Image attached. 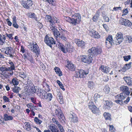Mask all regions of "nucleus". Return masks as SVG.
<instances>
[{"instance_id": "f257e3e1", "label": "nucleus", "mask_w": 132, "mask_h": 132, "mask_svg": "<svg viewBox=\"0 0 132 132\" xmlns=\"http://www.w3.org/2000/svg\"><path fill=\"white\" fill-rule=\"evenodd\" d=\"M46 21L47 22L46 25L48 28L52 32L56 39L60 36V33L55 28V24L60 22L59 19L55 16H51L50 15H47L45 18Z\"/></svg>"}, {"instance_id": "f03ea898", "label": "nucleus", "mask_w": 132, "mask_h": 132, "mask_svg": "<svg viewBox=\"0 0 132 132\" xmlns=\"http://www.w3.org/2000/svg\"><path fill=\"white\" fill-rule=\"evenodd\" d=\"M69 15H71V18L69 16H65L64 19L65 20L71 24L73 26H75L79 23L81 20L80 15L78 13H75L71 9L67 11Z\"/></svg>"}, {"instance_id": "7ed1b4c3", "label": "nucleus", "mask_w": 132, "mask_h": 132, "mask_svg": "<svg viewBox=\"0 0 132 132\" xmlns=\"http://www.w3.org/2000/svg\"><path fill=\"white\" fill-rule=\"evenodd\" d=\"M119 90L123 93L115 96V99H117L115 101V102L117 103H119L125 98L126 97L125 94L128 95L130 93L129 87L125 85L121 86L119 88Z\"/></svg>"}, {"instance_id": "20e7f679", "label": "nucleus", "mask_w": 132, "mask_h": 132, "mask_svg": "<svg viewBox=\"0 0 132 132\" xmlns=\"http://www.w3.org/2000/svg\"><path fill=\"white\" fill-rule=\"evenodd\" d=\"M8 63L10 65L7 64V67L4 65L0 67V71L9 76L13 75V71L15 70V66L14 63L11 60H10Z\"/></svg>"}, {"instance_id": "39448f33", "label": "nucleus", "mask_w": 132, "mask_h": 132, "mask_svg": "<svg viewBox=\"0 0 132 132\" xmlns=\"http://www.w3.org/2000/svg\"><path fill=\"white\" fill-rule=\"evenodd\" d=\"M57 45L60 46L61 50L64 53H66L67 52L71 53L72 51L73 47L68 42L65 44V46L59 42L57 44Z\"/></svg>"}, {"instance_id": "423d86ee", "label": "nucleus", "mask_w": 132, "mask_h": 132, "mask_svg": "<svg viewBox=\"0 0 132 132\" xmlns=\"http://www.w3.org/2000/svg\"><path fill=\"white\" fill-rule=\"evenodd\" d=\"M123 39L121 38H116L115 37L114 39V40L113 41L112 36L111 35L108 36L106 39V43L107 45V44H110L111 45H112L114 44L118 45L120 44L123 41Z\"/></svg>"}, {"instance_id": "0eeeda50", "label": "nucleus", "mask_w": 132, "mask_h": 132, "mask_svg": "<svg viewBox=\"0 0 132 132\" xmlns=\"http://www.w3.org/2000/svg\"><path fill=\"white\" fill-rule=\"evenodd\" d=\"M78 60L81 61L85 63L89 64L92 62V57L90 55L79 56L77 58Z\"/></svg>"}, {"instance_id": "6e6552de", "label": "nucleus", "mask_w": 132, "mask_h": 132, "mask_svg": "<svg viewBox=\"0 0 132 132\" xmlns=\"http://www.w3.org/2000/svg\"><path fill=\"white\" fill-rule=\"evenodd\" d=\"M102 51L100 49H98L95 47H93L88 51V54L92 57L97 56L101 53Z\"/></svg>"}, {"instance_id": "1a4fd4ad", "label": "nucleus", "mask_w": 132, "mask_h": 132, "mask_svg": "<svg viewBox=\"0 0 132 132\" xmlns=\"http://www.w3.org/2000/svg\"><path fill=\"white\" fill-rule=\"evenodd\" d=\"M28 48L30 50L32 51L34 53L36 54H39L40 50L39 47L36 43H32L30 44V45L28 46Z\"/></svg>"}, {"instance_id": "9d476101", "label": "nucleus", "mask_w": 132, "mask_h": 132, "mask_svg": "<svg viewBox=\"0 0 132 132\" xmlns=\"http://www.w3.org/2000/svg\"><path fill=\"white\" fill-rule=\"evenodd\" d=\"M5 50V53L7 55L8 57L13 58L14 55V51L13 48L11 47H7L4 48Z\"/></svg>"}, {"instance_id": "9b49d317", "label": "nucleus", "mask_w": 132, "mask_h": 132, "mask_svg": "<svg viewBox=\"0 0 132 132\" xmlns=\"http://www.w3.org/2000/svg\"><path fill=\"white\" fill-rule=\"evenodd\" d=\"M44 42L48 45L52 47V44H55L56 42L54 40V39L52 37H49L47 35L45 38Z\"/></svg>"}, {"instance_id": "f8f14e48", "label": "nucleus", "mask_w": 132, "mask_h": 132, "mask_svg": "<svg viewBox=\"0 0 132 132\" xmlns=\"http://www.w3.org/2000/svg\"><path fill=\"white\" fill-rule=\"evenodd\" d=\"M89 72L88 70H86V71H84L83 70H78L76 72L77 77L80 78L85 77L86 75L88 74Z\"/></svg>"}, {"instance_id": "ddd939ff", "label": "nucleus", "mask_w": 132, "mask_h": 132, "mask_svg": "<svg viewBox=\"0 0 132 132\" xmlns=\"http://www.w3.org/2000/svg\"><path fill=\"white\" fill-rule=\"evenodd\" d=\"M32 90L34 93H36L37 95L40 97L42 96L43 94L45 93V91L43 89L37 87H34V89Z\"/></svg>"}, {"instance_id": "4468645a", "label": "nucleus", "mask_w": 132, "mask_h": 132, "mask_svg": "<svg viewBox=\"0 0 132 132\" xmlns=\"http://www.w3.org/2000/svg\"><path fill=\"white\" fill-rule=\"evenodd\" d=\"M119 23L120 24L126 27H131L132 24L131 22L129 20L122 18H121L120 19Z\"/></svg>"}, {"instance_id": "2eb2a0df", "label": "nucleus", "mask_w": 132, "mask_h": 132, "mask_svg": "<svg viewBox=\"0 0 132 132\" xmlns=\"http://www.w3.org/2000/svg\"><path fill=\"white\" fill-rule=\"evenodd\" d=\"M88 106L89 108L94 113L96 114L99 113L100 111L99 109L97 108L96 106L94 105L93 103H89Z\"/></svg>"}, {"instance_id": "dca6fc26", "label": "nucleus", "mask_w": 132, "mask_h": 132, "mask_svg": "<svg viewBox=\"0 0 132 132\" xmlns=\"http://www.w3.org/2000/svg\"><path fill=\"white\" fill-rule=\"evenodd\" d=\"M22 2H21L22 5L26 9H29L30 7L33 4L32 1L31 0H27L25 2H23L22 0H20Z\"/></svg>"}, {"instance_id": "f3484780", "label": "nucleus", "mask_w": 132, "mask_h": 132, "mask_svg": "<svg viewBox=\"0 0 132 132\" xmlns=\"http://www.w3.org/2000/svg\"><path fill=\"white\" fill-rule=\"evenodd\" d=\"M89 35L92 37L94 38L98 39L100 38V35L95 31L92 30L89 31Z\"/></svg>"}, {"instance_id": "a211bd4d", "label": "nucleus", "mask_w": 132, "mask_h": 132, "mask_svg": "<svg viewBox=\"0 0 132 132\" xmlns=\"http://www.w3.org/2000/svg\"><path fill=\"white\" fill-rule=\"evenodd\" d=\"M69 115L70 119V121L74 123L77 122L78 120V119L76 114L72 113Z\"/></svg>"}, {"instance_id": "6ab92c4d", "label": "nucleus", "mask_w": 132, "mask_h": 132, "mask_svg": "<svg viewBox=\"0 0 132 132\" xmlns=\"http://www.w3.org/2000/svg\"><path fill=\"white\" fill-rule=\"evenodd\" d=\"M100 69L104 73H108L111 71V69L106 66L102 65L101 66Z\"/></svg>"}, {"instance_id": "aec40b11", "label": "nucleus", "mask_w": 132, "mask_h": 132, "mask_svg": "<svg viewBox=\"0 0 132 132\" xmlns=\"http://www.w3.org/2000/svg\"><path fill=\"white\" fill-rule=\"evenodd\" d=\"M76 43L78 46L80 47L81 48H84L85 47L86 44L85 42L82 40L77 39L76 40Z\"/></svg>"}, {"instance_id": "412c9836", "label": "nucleus", "mask_w": 132, "mask_h": 132, "mask_svg": "<svg viewBox=\"0 0 132 132\" xmlns=\"http://www.w3.org/2000/svg\"><path fill=\"white\" fill-rule=\"evenodd\" d=\"M55 113L60 119H62L63 120L64 118V115L61 110L59 109H56L55 110Z\"/></svg>"}, {"instance_id": "4be33fe9", "label": "nucleus", "mask_w": 132, "mask_h": 132, "mask_svg": "<svg viewBox=\"0 0 132 132\" xmlns=\"http://www.w3.org/2000/svg\"><path fill=\"white\" fill-rule=\"evenodd\" d=\"M113 103L111 101H106L103 105V108L105 109H109L112 106Z\"/></svg>"}, {"instance_id": "5701e85b", "label": "nucleus", "mask_w": 132, "mask_h": 132, "mask_svg": "<svg viewBox=\"0 0 132 132\" xmlns=\"http://www.w3.org/2000/svg\"><path fill=\"white\" fill-rule=\"evenodd\" d=\"M123 79L128 85L129 86L132 85V78L126 76L124 77Z\"/></svg>"}, {"instance_id": "b1692460", "label": "nucleus", "mask_w": 132, "mask_h": 132, "mask_svg": "<svg viewBox=\"0 0 132 132\" xmlns=\"http://www.w3.org/2000/svg\"><path fill=\"white\" fill-rule=\"evenodd\" d=\"M68 68L70 70L73 71L75 69V66L72 64L70 61H68L67 62V66Z\"/></svg>"}, {"instance_id": "393cba45", "label": "nucleus", "mask_w": 132, "mask_h": 132, "mask_svg": "<svg viewBox=\"0 0 132 132\" xmlns=\"http://www.w3.org/2000/svg\"><path fill=\"white\" fill-rule=\"evenodd\" d=\"M131 62L126 64L121 69V71L123 72H125L127 70L131 68Z\"/></svg>"}, {"instance_id": "a878e982", "label": "nucleus", "mask_w": 132, "mask_h": 132, "mask_svg": "<svg viewBox=\"0 0 132 132\" xmlns=\"http://www.w3.org/2000/svg\"><path fill=\"white\" fill-rule=\"evenodd\" d=\"M4 119L5 121L12 120L13 117L11 116H9L7 114H5L4 115Z\"/></svg>"}, {"instance_id": "bb28decb", "label": "nucleus", "mask_w": 132, "mask_h": 132, "mask_svg": "<svg viewBox=\"0 0 132 132\" xmlns=\"http://www.w3.org/2000/svg\"><path fill=\"white\" fill-rule=\"evenodd\" d=\"M57 96L58 97V101L61 104H63L64 103L63 100L62 94L61 93H59L57 94Z\"/></svg>"}, {"instance_id": "cd10ccee", "label": "nucleus", "mask_w": 132, "mask_h": 132, "mask_svg": "<svg viewBox=\"0 0 132 132\" xmlns=\"http://www.w3.org/2000/svg\"><path fill=\"white\" fill-rule=\"evenodd\" d=\"M24 59H27L32 62L33 61V58L32 55L30 53H28L27 55H24Z\"/></svg>"}, {"instance_id": "c85d7f7f", "label": "nucleus", "mask_w": 132, "mask_h": 132, "mask_svg": "<svg viewBox=\"0 0 132 132\" xmlns=\"http://www.w3.org/2000/svg\"><path fill=\"white\" fill-rule=\"evenodd\" d=\"M49 129L52 132H54L58 129L56 128V126L54 124H51L49 126Z\"/></svg>"}, {"instance_id": "c756f323", "label": "nucleus", "mask_w": 132, "mask_h": 132, "mask_svg": "<svg viewBox=\"0 0 132 132\" xmlns=\"http://www.w3.org/2000/svg\"><path fill=\"white\" fill-rule=\"evenodd\" d=\"M88 87L90 89H93L95 86V84L91 81H89L88 83Z\"/></svg>"}, {"instance_id": "7c9ffc66", "label": "nucleus", "mask_w": 132, "mask_h": 132, "mask_svg": "<svg viewBox=\"0 0 132 132\" xmlns=\"http://www.w3.org/2000/svg\"><path fill=\"white\" fill-rule=\"evenodd\" d=\"M103 115L106 120H110L111 119V115L110 113L105 112L104 113Z\"/></svg>"}, {"instance_id": "2f4dec72", "label": "nucleus", "mask_w": 132, "mask_h": 132, "mask_svg": "<svg viewBox=\"0 0 132 132\" xmlns=\"http://www.w3.org/2000/svg\"><path fill=\"white\" fill-rule=\"evenodd\" d=\"M54 69L55 70V71L56 74L58 75L59 76H62V72L59 68L55 67Z\"/></svg>"}, {"instance_id": "473e14b6", "label": "nucleus", "mask_w": 132, "mask_h": 132, "mask_svg": "<svg viewBox=\"0 0 132 132\" xmlns=\"http://www.w3.org/2000/svg\"><path fill=\"white\" fill-rule=\"evenodd\" d=\"M12 23L13 26L14 27L16 28H18V26L16 23V17L15 16H14L13 17Z\"/></svg>"}, {"instance_id": "72a5a7b5", "label": "nucleus", "mask_w": 132, "mask_h": 132, "mask_svg": "<svg viewBox=\"0 0 132 132\" xmlns=\"http://www.w3.org/2000/svg\"><path fill=\"white\" fill-rule=\"evenodd\" d=\"M24 124H25V129L28 131H30L31 129V127L29 123L25 122Z\"/></svg>"}, {"instance_id": "f704fd0d", "label": "nucleus", "mask_w": 132, "mask_h": 132, "mask_svg": "<svg viewBox=\"0 0 132 132\" xmlns=\"http://www.w3.org/2000/svg\"><path fill=\"white\" fill-rule=\"evenodd\" d=\"M29 17L31 18L34 19L36 21H37V18L36 17V15L34 13L31 12L28 13Z\"/></svg>"}, {"instance_id": "c9c22d12", "label": "nucleus", "mask_w": 132, "mask_h": 132, "mask_svg": "<svg viewBox=\"0 0 132 132\" xmlns=\"http://www.w3.org/2000/svg\"><path fill=\"white\" fill-rule=\"evenodd\" d=\"M19 84V81L18 79L16 78L13 79L11 82V84H13L14 85H17Z\"/></svg>"}, {"instance_id": "e433bc0d", "label": "nucleus", "mask_w": 132, "mask_h": 132, "mask_svg": "<svg viewBox=\"0 0 132 132\" xmlns=\"http://www.w3.org/2000/svg\"><path fill=\"white\" fill-rule=\"evenodd\" d=\"M20 90V88L17 86H15L12 89V91L13 92L16 93H18L19 90Z\"/></svg>"}, {"instance_id": "4c0bfd02", "label": "nucleus", "mask_w": 132, "mask_h": 132, "mask_svg": "<svg viewBox=\"0 0 132 132\" xmlns=\"http://www.w3.org/2000/svg\"><path fill=\"white\" fill-rule=\"evenodd\" d=\"M34 121L35 123L37 124L40 125L42 122V121L41 120L36 117L35 118Z\"/></svg>"}, {"instance_id": "58836bf2", "label": "nucleus", "mask_w": 132, "mask_h": 132, "mask_svg": "<svg viewBox=\"0 0 132 132\" xmlns=\"http://www.w3.org/2000/svg\"><path fill=\"white\" fill-rule=\"evenodd\" d=\"M104 91L106 93H108L110 91V88L108 86H105L103 89Z\"/></svg>"}, {"instance_id": "ea45409f", "label": "nucleus", "mask_w": 132, "mask_h": 132, "mask_svg": "<svg viewBox=\"0 0 132 132\" xmlns=\"http://www.w3.org/2000/svg\"><path fill=\"white\" fill-rule=\"evenodd\" d=\"M116 38H118L119 39L121 38V39H123V34L120 32L118 33L116 35Z\"/></svg>"}, {"instance_id": "a19ab883", "label": "nucleus", "mask_w": 132, "mask_h": 132, "mask_svg": "<svg viewBox=\"0 0 132 132\" xmlns=\"http://www.w3.org/2000/svg\"><path fill=\"white\" fill-rule=\"evenodd\" d=\"M27 106L30 109L33 110L34 109H35L36 107L35 106H34L32 104L30 103L27 104Z\"/></svg>"}, {"instance_id": "79ce46f5", "label": "nucleus", "mask_w": 132, "mask_h": 132, "mask_svg": "<svg viewBox=\"0 0 132 132\" xmlns=\"http://www.w3.org/2000/svg\"><path fill=\"white\" fill-rule=\"evenodd\" d=\"M56 82L58 84L59 86H60L61 88L63 90H64L65 89L64 88L63 84H62V82H61L59 80H57L56 81Z\"/></svg>"}, {"instance_id": "37998d69", "label": "nucleus", "mask_w": 132, "mask_h": 132, "mask_svg": "<svg viewBox=\"0 0 132 132\" xmlns=\"http://www.w3.org/2000/svg\"><path fill=\"white\" fill-rule=\"evenodd\" d=\"M128 9L127 8H124L122 10V12L123 14L122 16H123V15H125L127 14L129 12Z\"/></svg>"}, {"instance_id": "c03bdc74", "label": "nucleus", "mask_w": 132, "mask_h": 132, "mask_svg": "<svg viewBox=\"0 0 132 132\" xmlns=\"http://www.w3.org/2000/svg\"><path fill=\"white\" fill-rule=\"evenodd\" d=\"M3 98L5 102H10V99L6 96H3Z\"/></svg>"}, {"instance_id": "a18cd8bd", "label": "nucleus", "mask_w": 132, "mask_h": 132, "mask_svg": "<svg viewBox=\"0 0 132 132\" xmlns=\"http://www.w3.org/2000/svg\"><path fill=\"white\" fill-rule=\"evenodd\" d=\"M52 94L50 93H48L47 94V100L48 101H50L52 100Z\"/></svg>"}, {"instance_id": "49530a36", "label": "nucleus", "mask_w": 132, "mask_h": 132, "mask_svg": "<svg viewBox=\"0 0 132 132\" xmlns=\"http://www.w3.org/2000/svg\"><path fill=\"white\" fill-rule=\"evenodd\" d=\"M59 128L61 132H64V130L63 128V127L59 123L57 125Z\"/></svg>"}, {"instance_id": "de8ad7c7", "label": "nucleus", "mask_w": 132, "mask_h": 132, "mask_svg": "<svg viewBox=\"0 0 132 132\" xmlns=\"http://www.w3.org/2000/svg\"><path fill=\"white\" fill-rule=\"evenodd\" d=\"M61 34L62 35H61V34H60V36H59L58 37L59 38H60L62 40L66 41L67 40V39L65 36L63 34H62L61 33Z\"/></svg>"}, {"instance_id": "09e8293b", "label": "nucleus", "mask_w": 132, "mask_h": 132, "mask_svg": "<svg viewBox=\"0 0 132 132\" xmlns=\"http://www.w3.org/2000/svg\"><path fill=\"white\" fill-rule=\"evenodd\" d=\"M99 16V15L98 13H96L95 15L93 17V20L94 21H97L98 19Z\"/></svg>"}, {"instance_id": "8fccbe9b", "label": "nucleus", "mask_w": 132, "mask_h": 132, "mask_svg": "<svg viewBox=\"0 0 132 132\" xmlns=\"http://www.w3.org/2000/svg\"><path fill=\"white\" fill-rule=\"evenodd\" d=\"M124 60L125 61H127L130 59V56L129 55L127 56H124L123 57Z\"/></svg>"}, {"instance_id": "3c124183", "label": "nucleus", "mask_w": 132, "mask_h": 132, "mask_svg": "<svg viewBox=\"0 0 132 132\" xmlns=\"http://www.w3.org/2000/svg\"><path fill=\"white\" fill-rule=\"evenodd\" d=\"M100 97V95L97 94H95L94 97L95 100H96L98 98H99Z\"/></svg>"}, {"instance_id": "603ef678", "label": "nucleus", "mask_w": 132, "mask_h": 132, "mask_svg": "<svg viewBox=\"0 0 132 132\" xmlns=\"http://www.w3.org/2000/svg\"><path fill=\"white\" fill-rule=\"evenodd\" d=\"M109 127H110V129H109L110 131L111 132H112L113 131H114L115 130V129L114 127V126L112 125H109Z\"/></svg>"}, {"instance_id": "864d4df0", "label": "nucleus", "mask_w": 132, "mask_h": 132, "mask_svg": "<svg viewBox=\"0 0 132 132\" xmlns=\"http://www.w3.org/2000/svg\"><path fill=\"white\" fill-rule=\"evenodd\" d=\"M19 76L23 78H25L26 77L25 74L23 72H20L19 74Z\"/></svg>"}, {"instance_id": "5fc2aeb1", "label": "nucleus", "mask_w": 132, "mask_h": 132, "mask_svg": "<svg viewBox=\"0 0 132 132\" xmlns=\"http://www.w3.org/2000/svg\"><path fill=\"white\" fill-rule=\"evenodd\" d=\"M103 19L104 21L106 22H109V18L106 16H105L103 17Z\"/></svg>"}, {"instance_id": "6e6d98bb", "label": "nucleus", "mask_w": 132, "mask_h": 132, "mask_svg": "<svg viewBox=\"0 0 132 132\" xmlns=\"http://www.w3.org/2000/svg\"><path fill=\"white\" fill-rule=\"evenodd\" d=\"M44 95H43V96L42 97V98L43 99L46 100L47 99V93L45 92V93L43 94Z\"/></svg>"}, {"instance_id": "4d7b16f0", "label": "nucleus", "mask_w": 132, "mask_h": 132, "mask_svg": "<svg viewBox=\"0 0 132 132\" xmlns=\"http://www.w3.org/2000/svg\"><path fill=\"white\" fill-rule=\"evenodd\" d=\"M113 11H116L118 10H121V7L120 6L119 7H114L113 8Z\"/></svg>"}, {"instance_id": "13d9d810", "label": "nucleus", "mask_w": 132, "mask_h": 132, "mask_svg": "<svg viewBox=\"0 0 132 132\" xmlns=\"http://www.w3.org/2000/svg\"><path fill=\"white\" fill-rule=\"evenodd\" d=\"M6 21L7 22L8 25L9 26H11L12 25V22L9 20V19H7L6 20Z\"/></svg>"}, {"instance_id": "bf43d9fd", "label": "nucleus", "mask_w": 132, "mask_h": 132, "mask_svg": "<svg viewBox=\"0 0 132 132\" xmlns=\"http://www.w3.org/2000/svg\"><path fill=\"white\" fill-rule=\"evenodd\" d=\"M103 26L105 29L107 31L108 30V27L107 24H103Z\"/></svg>"}, {"instance_id": "052dcab7", "label": "nucleus", "mask_w": 132, "mask_h": 132, "mask_svg": "<svg viewBox=\"0 0 132 132\" xmlns=\"http://www.w3.org/2000/svg\"><path fill=\"white\" fill-rule=\"evenodd\" d=\"M52 121L53 123H55L56 125L58 124L59 122L58 121L56 120V119L54 118H53L52 119Z\"/></svg>"}, {"instance_id": "680f3d73", "label": "nucleus", "mask_w": 132, "mask_h": 132, "mask_svg": "<svg viewBox=\"0 0 132 132\" xmlns=\"http://www.w3.org/2000/svg\"><path fill=\"white\" fill-rule=\"evenodd\" d=\"M61 33L62 34H63L64 35H65V34L68 35L69 34V32H68L66 31H64L63 30H62V31H61Z\"/></svg>"}, {"instance_id": "e2e57ef3", "label": "nucleus", "mask_w": 132, "mask_h": 132, "mask_svg": "<svg viewBox=\"0 0 132 132\" xmlns=\"http://www.w3.org/2000/svg\"><path fill=\"white\" fill-rule=\"evenodd\" d=\"M103 80L105 82L109 80V78L108 77L106 76L103 77Z\"/></svg>"}, {"instance_id": "0e129e2a", "label": "nucleus", "mask_w": 132, "mask_h": 132, "mask_svg": "<svg viewBox=\"0 0 132 132\" xmlns=\"http://www.w3.org/2000/svg\"><path fill=\"white\" fill-rule=\"evenodd\" d=\"M6 37H8L10 39H12V34H6Z\"/></svg>"}, {"instance_id": "69168bd1", "label": "nucleus", "mask_w": 132, "mask_h": 132, "mask_svg": "<svg viewBox=\"0 0 132 132\" xmlns=\"http://www.w3.org/2000/svg\"><path fill=\"white\" fill-rule=\"evenodd\" d=\"M127 38L129 43L131 42H132V37L129 36Z\"/></svg>"}, {"instance_id": "338daca9", "label": "nucleus", "mask_w": 132, "mask_h": 132, "mask_svg": "<svg viewBox=\"0 0 132 132\" xmlns=\"http://www.w3.org/2000/svg\"><path fill=\"white\" fill-rule=\"evenodd\" d=\"M130 98L129 97H128L126 100H125L124 101V103H125V104H127L128 103L129 101H130Z\"/></svg>"}, {"instance_id": "774afa93", "label": "nucleus", "mask_w": 132, "mask_h": 132, "mask_svg": "<svg viewBox=\"0 0 132 132\" xmlns=\"http://www.w3.org/2000/svg\"><path fill=\"white\" fill-rule=\"evenodd\" d=\"M45 2H48L50 4H52L54 2L53 0H43Z\"/></svg>"}]
</instances>
